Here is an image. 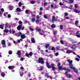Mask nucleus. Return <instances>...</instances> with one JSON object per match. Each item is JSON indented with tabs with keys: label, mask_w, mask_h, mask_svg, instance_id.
<instances>
[{
	"label": "nucleus",
	"mask_w": 80,
	"mask_h": 80,
	"mask_svg": "<svg viewBox=\"0 0 80 80\" xmlns=\"http://www.w3.org/2000/svg\"><path fill=\"white\" fill-rule=\"evenodd\" d=\"M67 61L69 63V66L70 68L73 70H74V72L75 73H78V72L77 71V69H76L75 67H74L73 65H72V61H70V60L68 59Z\"/></svg>",
	"instance_id": "f257e3e1"
},
{
	"label": "nucleus",
	"mask_w": 80,
	"mask_h": 80,
	"mask_svg": "<svg viewBox=\"0 0 80 80\" xmlns=\"http://www.w3.org/2000/svg\"><path fill=\"white\" fill-rule=\"evenodd\" d=\"M37 63H40L42 64H43L44 63V62H43V59L42 58H39V60L37 61Z\"/></svg>",
	"instance_id": "f03ea898"
},
{
	"label": "nucleus",
	"mask_w": 80,
	"mask_h": 80,
	"mask_svg": "<svg viewBox=\"0 0 80 80\" xmlns=\"http://www.w3.org/2000/svg\"><path fill=\"white\" fill-rule=\"evenodd\" d=\"M22 33L20 32H19L18 33H15V35L16 36V37H19L20 35H22Z\"/></svg>",
	"instance_id": "7ed1b4c3"
},
{
	"label": "nucleus",
	"mask_w": 80,
	"mask_h": 80,
	"mask_svg": "<svg viewBox=\"0 0 80 80\" xmlns=\"http://www.w3.org/2000/svg\"><path fill=\"white\" fill-rule=\"evenodd\" d=\"M65 74L67 76V77H68V78H71V77H72V76L71 75L68 74V73L67 72H66L65 73Z\"/></svg>",
	"instance_id": "20e7f679"
},
{
	"label": "nucleus",
	"mask_w": 80,
	"mask_h": 80,
	"mask_svg": "<svg viewBox=\"0 0 80 80\" xmlns=\"http://www.w3.org/2000/svg\"><path fill=\"white\" fill-rule=\"evenodd\" d=\"M1 43L2 45H4V47H5V41L4 40H2V41Z\"/></svg>",
	"instance_id": "39448f33"
},
{
	"label": "nucleus",
	"mask_w": 80,
	"mask_h": 80,
	"mask_svg": "<svg viewBox=\"0 0 80 80\" xmlns=\"http://www.w3.org/2000/svg\"><path fill=\"white\" fill-rule=\"evenodd\" d=\"M51 67H52V70H55L56 68L54 67L53 66H55V65L53 64H51Z\"/></svg>",
	"instance_id": "423d86ee"
},
{
	"label": "nucleus",
	"mask_w": 80,
	"mask_h": 80,
	"mask_svg": "<svg viewBox=\"0 0 80 80\" xmlns=\"http://www.w3.org/2000/svg\"><path fill=\"white\" fill-rule=\"evenodd\" d=\"M71 48L72 49H75L77 48V46L75 45H73L72 46Z\"/></svg>",
	"instance_id": "0eeeda50"
},
{
	"label": "nucleus",
	"mask_w": 80,
	"mask_h": 80,
	"mask_svg": "<svg viewBox=\"0 0 80 80\" xmlns=\"http://www.w3.org/2000/svg\"><path fill=\"white\" fill-rule=\"evenodd\" d=\"M8 68L9 69H10V70H12V69H13L14 68H15L14 66H9L8 67Z\"/></svg>",
	"instance_id": "6e6552de"
},
{
	"label": "nucleus",
	"mask_w": 80,
	"mask_h": 80,
	"mask_svg": "<svg viewBox=\"0 0 80 80\" xmlns=\"http://www.w3.org/2000/svg\"><path fill=\"white\" fill-rule=\"evenodd\" d=\"M21 28H22V25H19L17 28V30H20L21 29Z\"/></svg>",
	"instance_id": "1a4fd4ad"
},
{
	"label": "nucleus",
	"mask_w": 80,
	"mask_h": 80,
	"mask_svg": "<svg viewBox=\"0 0 80 80\" xmlns=\"http://www.w3.org/2000/svg\"><path fill=\"white\" fill-rule=\"evenodd\" d=\"M60 65H61V64H60V63H59L58 65V66L59 68V70H61V69H62V67L61 66H60Z\"/></svg>",
	"instance_id": "9d476101"
},
{
	"label": "nucleus",
	"mask_w": 80,
	"mask_h": 80,
	"mask_svg": "<svg viewBox=\"0 0 80 80\" xmlns=\"http://www.w3.org/2000/svg\"><path fill=\"white\" fill-rule=\"evenodd\" d=\"M46 65L47 67H48V68H50L51 67V66L49 65L48 63V62H46Z\"/></svg>",
	"instance_id": "9b49d317"
},
{
	"label": "nucleus",
	"mask_w": 80,
	"mask_h": 80,
	"mask_svg": "<svg viewBox=\"0 0 80 80\" xmlns=\"http://www.w3.org/2000/svg\"><path fill=\"white\" fill-rule=\"evenodd\" d=\"M21 37L22 39H24V38H25V36L23 34L21 35Z\"/></svg>",
	"instance_id": "f8f14e48"
},
{
	"label": "nucleus",
	"mask_w": 80,
	"mask_h": 80,
	"mask_svg": "<svg viewBox=\"0 0 80 80\" xmlns=\"http://www.w3.org/2000/svg\"><path fill=\"white\" fill-rule=\"evenodd\" d=\"M17 54L18 55H20V54H21V52H20V50H18Z\"/></svg>",
	"instance_id": "ddd939ff"
},
{
	"label": "nucleus",
	"mask_w": 80,
	"mask_h": 80,
	"mask_svg": "<svg viewBox=\"0 0 80 80\" xmlns=\"http://www.w3.org/2000/svg\"><path fill=\"white\" fill-rule=\"evenodd\" d=\"M72 51L71 50H68L66 51L67 53H68V54H69V53H72Z\"/></svg>",
	"instance_id": "4468645a"
},
{
	"label": "nucleus",
	"mask_w": 80,
	"mask_h": 80,
	"mask_svg": "<svg viewBox=\"0 0 80 80\" xmlns=\"http://www.w3.org/2000/svg\"><path fill=\"white\" fill-rule=\"evenodd\" d=\"M25 12L26 13V14H28V13H29L30 12V10H26L25 11Z\"/></svg>",
	"instance_id": "2eb2a0df"
},
{
	"label": "nucleus",
	"mask_w": 80,
	"mask_h": 80,
	"mask_svg": "<svg viewBox=\"0 0 80 80\" xmlns=\"http://www.w3.org/2000/svg\"><path fill=\"white\" fill-rule=\"evenodd\" d=\"M31 41L32 43H35V39H34L33 38H31Z\"/></svg>",
	"instance_id": "dca6fc26"
},
{
	"label": "nucleus",
	"mask_w": 80,
	"mask_h": 80,
	"mask_svg": "<svg viewBox=\"0 0 80 80\" xmlns=\"http://www.w3.org/2000/svg\"><path fill=\"white\" fill-rule=\"evenodd\" d=\"M16 10L18 12H22V10L20 9L19 8H17L16 9Z\"/></svg>",
	"instance_id": "f3484780"
},
{
	"label": "nucleus",
	"mask_w": 80,
	"mask_h": 80,
	"mask_svg": "<svg viewBox=\"0 0 80 80\" xmlns=\"http://www.w3.org/2000/svg\"><path fill=\"white\" fill-rule=\"evenodd\" d=\"M4 25H5V24H2V25H0V28H1V29H3V27H4Z\"/></svg>",
	"instance_id": "a211bd4d"
},
{
	"label": "nucleus",
	"mask_w": 80,
	"mask_h": 80,
	"mask_svg": "<svg viewBox=\"0 0 80 80\" xmlns=\"http://www.w3.org/2000/svg\"><path fill=\"white\" fill-rule=\"evenodd\" d=\"M5 26L6 27H8V28H10V27H11V26H8V23H6Z\"/></svg>",
	"instance_id": "6ab92c4d"
},
{
	"label": "nucleus",
	"mask_w": 80,
	"mask_h": 80,
	"mask_svg": "<svg viewBox=\"0 0 80 80\" xmlns=\"http://www.w3.org/2000/svg\"><path fill=\"white\" fill-rule=\"evenodd\" d=\"M51 27L52 28H55V25L54 24H53L51 26Z\"/></svg>",
	"instance_id": "aec40b11"
},
{
	"label": "nucleus",
	"mask_w": 80,
	"mask_h": 80,
	"mask_svg": "<svg viewBox=\"0 0 80 80\" xmlns=\"http://www.w3.org/2000/svg\"><path fill=\"white\" fill-rule=\"evenodd\" d=\"M25 56H26V57H28V56H29V55H30V52L29 54L26 53L25 54Z\"/></svg>",
	"instance_id": "412c9836"
},
{
	"label": "nucleus",
	"mask_w": 80,
	"mask_h": 80,
	"mask_svg": "<svg viewBox=\"0 0 80 80\" xmlns=\"http://www.w3.org/2000/svg\"><path fill=\"white\" fill-rule=\"evenodd\" d=\"M74 11H75V12H76V13H80V11L76 9H74Z\"/></svg>",
	"instance_id": "4be33fe9"
},
{
	"label": "nucleus",
	"mask_w": 80,
	"mask_h": 80,
	"mask_svg": "<svg viewBox=\"0 0 80 80\" xmlns=\"http://www.w3.org/2000/svg\"><path fill=\"white\" fill-rule=\"evenodd\" d=\"M55 16H52V22H54V21H55Z\"/></svg>",
	"instance_id": "5701e85b"
},
{
	"label": "nucleus",
	"mask_w": 80,
	"mask_h": 80,
	"mask_svg": "<svg viewBox=\"0 0 80 80\" xmlns=\"http://www.w3.org/2000/svg\"><path fill=\"white\" fill-rule=\"evenodd\" d=\"M60 28L61 30H62V29H63V26L62 25H60Z\"/></svg>",
	"instance_id": "b1692460"
},
{
	"label": "nucleus",
	"mask_w": 80,
	"mask_h": 80,
	"mask_svg": "<svg viewBox=\"0 0 80 80\" xmlns=\"http://www.w3.org/2000/svg\"><path fill=\"white\" fill-rule=\"evenodd\" d=\"M44 18H46V19L48 18V17H47V14H45L44 15Z\"/></svg>",
	"instance_id": "393cba45"
},
{
	"label": "nucleus",
	"mask_w": 80,
	"mask_h": 80,
	"mask_svg": "<svg viewBox=\"0 0 80 80\" xmlns=\"http://www.w3.org/2000/svg\"><path fill=\"white\" fill-rule=\"evenodd\" d=\"M8 53L9 55H12V51L11 50L9 51Z\"/></svg>",
	"instance_id": "a878e982"
},
{
	"label": "nucleus",
	"mask_w": 80,
	"mask_h": 80,
	"mask_svg": "<svg viewBox=\"0 0 80 80\" xmlns=\"http://www.w3.org/2000/svg\"><path fill=\"white\" fill-rule=\"evenodd\" d=\"M31 21L32 22H34L35 21V18H33L31 19Z\"/></svg>",
	"instance_id": "bb28decb"
},
{
	"label": "nucleus",
	"mask_w": 80,
	"mask_h": 80,
	"mask_svg": "<svg viewBox=\"0 0 80 80\" xmlns=\"http://www.w3.org/2000/svg\"><path fill=\"white\" fill-rule=\"evenodd\" d=\"M70 3H73L74 2V1L73 0H70L69 1Z\"/></svg>",
	"instance_id": "cd10ccee"
},
{
	"label": "nucleus",
	"mask_w": 80,
	"mask_h": 80,
	"mask_svg": "<svg viewBox=\"0 0 80 80\" xmlns=\"http://www.w3.org/2000/svg\"><path fill=\"white\" fill-rule=\"evenodd\" d=\"M22 2H20L19 3L18 5L19 7H21V6H22Z\"/></svg>",
	"instance_id": "c85d7f7f"
},
{
	"label": "nucleus",
	"mask_w": 80,
	"mask_h": 80,
	"mask_svg": "<svg viewBox=\"0 0 80 80\" xmlns=\"http://www.w3.org/2000/svg\"><path fill=\"white\" fill-rule=\"evenodd\" d=\"M40 22V21L38 19L36 20V23H39Z\"/></svg>",
	"instance_id": "c756f323"
},
{
	"label": "nucleus",
	"mask_w": 80,
	"mask_h": 80,
	"mask_svg": "<svg viewBox=\"0 0 80 80\" xmlns=\"http://www.w3.org/2000/svg\"><path fill=\"white\" fill-rule=\"evenodd\" d=\"M9 31V30H4L3 31V32L4 33H8V32Z\"/></svg>",
	"instance_id": "7c9ffc66"
},
{
	"label": "nucleus",
	"mask_w": 80,
	"mask_h": 80,
	"mask_svg": "<svg viewBox=\"0 0 80 80\" xmlns=\"http://www.w3.org/2000/svg\"><path fill=\"white\" fill-rule=\"evenodd\" d=\"M48 47H49V44H46L45 47L46 48H48Z\"/></svg>",
	"instance_id": "2f4dec72"
},
{
	"label": "nucleus",
	"mask_w": 80,
	"mask_h": 80,
	"mask_svg": "<svg viewBox=\"0 0 80 80\" xmlns=\"http://www.w3.org/2000/svg\"><path fill=\"white\" fill-rule=\"evenodd\" d=\"M35 3V2L34 1H32L31 2V3H32V4H33Z\"/></svg>",
	"instance_id": "473e14b6"
},
{
	"label": "nucleus",
	"mask_w": 80,
	"mask_h": 80,
	"mask_svg": "<svg viewBox=\"0 0 80 80\" xmlns=\"http://www.w3.org/2000/svg\"><path fill=\"white\" fill-rule=\"evenodd\" d=\"M57 31H53V34H57Z\"/></svg>",
	"instance_id": "72a5a7b5"
},
{
	"label": "nucleus",
	"mask_w": 80,
	"mask_h": 80,
	"mask_svg": "<svg viewBox=\"0 0 80 80\" xmlns=\"http://www.w3.org/2000/svg\"><path fill=\"white\" fill-rule=\"evenodd\" d=\"M0 11H1V12H4V9H3V8H2L1 9Z\"/></svg>",
	"instance_id": "f704fd0d"
},
{
	"label": "nucleus",
	"mask_w": 80,
	"mask_h": 80,
	"mask_svg": "<svg viewBox=\"0 0 80 80\" xmlns=\"http://www.w3.org/2000/svg\"><path fill=\"white\" fill-rule=\"evenodd\" d=\"M18 23H19V25H21V24H22V22L21 21H19L18 22Z\"/></svg>",
	"instance_id": "c9c22d12"
},
{
	"label": "nucleus",
	"mask_w": 80,
	"mask_h": 80,
	"mask_svg": "<svg viewBox=\"0 0 80 80\" xmlns=\"http://www.w3.org/2000/svg\"><path fill=\"white\" fill-rule=\"evenodd\" d=\"M1 76L2 77H5V74L3 73H2L1 74Z\"/></svg>",
	"instance_id": "e433bc0d"
},
{
	"label": "nucleus",
	"mask_w": 80,
	"mask_h": 80,
	"mask_svg": "<svg viewBox=\"0 0 80 80\" xmlns=\"http://www.w3.org/2000/svg\"><path fill=\"white\" fill-rule=\"evenodd\" d=\"M78 21H76V22H75V24L76 25H77L78 24Z\"/></svg>",
	"instance_id": "4c0bfd02"
},
{
	"label": "nucleus",
	"mask_w": 80,
	"mask_h": 80,
	"mask_svg": "<svg viewBox=\"0 0 80 80\" xmlns=\"http://www.w3.org/2000/svg\"><path fill=\"white\" fill-rule=\"evenodd\" d=\"M64 14H65V16H68V13H64Z\"/></svg>",
	"instance_id": "58836bf2"
},
{
	"label": "nucleus",
	"mask_w": 80,
	"mask_h": 80,
	"mask_svg": "<svg viewBox=\"0 0 80 80\" xmlns=\"http://www.w3.org/2000/svg\"><path fill=\"white\" fill-rule=\"evenodd\" d=\"M76 37H78V38H80V34L78 35H76Z\"/></svg>",
	"instance_id": "ea45409f"
},
{
	"label": "nucleus",
	"mask_w": 80,
	"mask_h": 80,
	"mask_svg": "<svg viewBox=\"0 0 80 80\" xmlns=\"http://www.w3.org/2000/svg\"><path fill=\"white\" fill-rule=\"evenodd\" d=\"M76 34H78V35H80V32H79V31H78L76 32Z\"/></svg>",
	"instance_id": "a19ab883"
},
{
	"label": "nucleus",
	"mask_w": 80,
	"mask_h": 80,
	"mask_svg": "<svg viewBox=\"0 0 80 80\" xmlns=\"http://www.w3.org/2000/svg\"><path fill=\"white\" fill-rule=\"evenodd\" d=\"M59 5H63V3H62V2L59 3Z\"/></svg>",
	"instance_id": "79ce46f5"
},
{
	"label": "nucleus",
	"mask_w": 80,
	"mask_h": 80,
	"mask_svg": "<svg viewBox=\"0 0 80 80\" xmlns=\"http://www.w3.org/2000/svg\"><path fill=\"white\" fill-rule=\"evenodd\" d=\"M48 3L47 2H45L44 3V6H46V5H47L48 4Z\"/></svg>",
	"instance_id": "37998d69"
},
{
	"label": "nucleus",
	"mask_w": 80,
	"mask_h": 80,
	"mask_svg": "<svg viewBox=\"0 0 80 80\" xmlns=\"http://www.w3.org/2000/svg\"><path fill=\"white\" fill-rule=\"evenodd\" d=\"M51 50H55V47H52L51 48Z\"/></svg>",
	"instance_id": "c03bdc74"
},
{
	"label": "nucleus",
	"mask_w": 80,
	"mask_h": 80,
	"mask_svg": "<svg viewBox=\"0 0 80 80\" xmlns=\"http://www.w3.org/2000/svg\"><path fill=\"white\" fill-rule=\"evenodd\" d=\"M8 18H10V17H11V15H10V14H8Z\"/></svg>",
	"instance_id": "a18cd8bd"
},
{
	"label": "nucleus",
	"mask_w": 80,
	"mask_h": 80,
	"mask_svg": "<svg viewBox=\"0 0 80 80\" xmlns=\"http://www.w3.org/2000/svg\"><path fill=\"white\" fill-rule=\"evenodd\" d=\"M20 60H21V61H23V58L21 57L20 59Z\"/></svg>",
	"instance_id": "49530a36"
},
{
	"label": "nucleus",
	"mask_w": 80,
	"mask_h": 80,
	"mask_svg": "<svg viewBox=\"0 0 80 80\" xmlns=\"http://www.w3.org/2000/svg\"><path fill=\"white\" fill-rule=\"evenodd\" d=\"M43 68V67H41V68L39 69V70H42Z\"/></svg>",
	"instance_id": "de8ad7c7"
},
{
	"label": "nucleus",
	"mask_w": 80,
	"mask_h": 80,
	"mask_svg": "<svg viewBox=\"0 0 80 80\" xmlns=\"http://www.w3.org/2000/svg\"><path fill=\"white\" fill-rule=\"evenodd\" d=\"M72 5H70L69 6V8H70V9H72Z\"/></svg>",
	"instance_id": "09e8293b"
},
{
	"label": "nucleus",
	"mask_w": 80,
	"mask_h": 80,
	"mask_svg": "<svg viewBox=\"0 0 80 80\" xmlns=\"http://www.w3.org/2000/svg\"><path fill=\"white\" fill-rule=\"evenodd\" d=\"M60 42L62 44V45L63 44V41H60Z\"/></svg>",
	"instance_id": "8fccbe9b"
},
{
	"label": "nucleus",
	"mask_w": 80,
	"mask_h": 80,
	"mask_svg": "<svg viewBox=\"0 0 80 80\" xmlns=\"http://www.w3.org/2000/svg\"><path fill=\"white\" fill-rule=\"evenodd\" d=\"M67 68H64L63 69H62H62H61V70H67Z\"/></svg>",
	"instance_id": "3c124183"
},
{
	"label": "nucleus",
	"mask_w": 80,
	"mask_h": 80,
	"mask_svg": "<svg viewBox=\"0 0 80 80\" xmlns=\"http://www.w3.org/2000/svg\"><path fill=\"white\" fill-rule=\"evenodd\" d=\"M76 60L77 61H79L80 60H79V59H78V58H76Z\"/></svg>",
	"instance_id": "603ef678"
},
{
	"label": "nucleus",
	"mask_w": 80,
	"mask_h": 80,
	"mask_svg": "<svg viewBox=\"0 0 80 80\" xmlns=\"http://www.w3.org/2000/svg\"><path fill=\"white\" fill-rule=\"evenodd\" d=\"M9 8H13V7H12V6H9Z\"/></svg>",
	"instance_id": "864d4df0"
},
{
	"label": "nucleus",
	"mask_w": 80,
	"mask_h": 80,
	"mask_svg": "<svg viewBox=\"0 0 80 80\" xmlns=\"http://www.w3.org/2000/svg\"><path fill=\"white\" fill-rule=\"evenodd\" d=\"M17 42L18 43H20L21 41L19 39L17 40Z\"/></svg>",
	"instance_id": "5fc2aeb1"
},
{
	"label": "nucleus",
	"mask_w": 80,
	"mask_h": 80,
	"mask_svg": "<svg viewBox=\"0 0 80 80\" xmlns=\"http://www.w3.org/2000/svg\"><path fill=\"white\" fill-rule=\"evenodd\" d=\"M33 52H30V56H32V55H33Z\"/></svg>",
	"instance_id": "6e6d98bb"
},
{
	"label": "nucleus",
	"mask_w": 80,
	"mask_h": 80,
	"mask_svg": "<svg viewBox=\"0 0 80 80\" xmlns=\"http://www.w3.org/2000/svg\"><path fill=\"white\" fill-rule=\"evenodd\" d=\"M37 18L38 19L40 18V16H37Z\"/></svg>",
	"instance_id": "4d7b16f0"
},
{
	"label": "nucleus",
	"mask_w": 80,
	"mask_h": 80,
	"mask_svg": "<svg viewBox=\"0 0 80 80\" xmlns=\"http://www.w3.org/2000/svg\"><path fill=\"white\" fill-rule=\"evenodd\" d=\"M12 34H13V33H15V31H12Z\"/></svg>",
	"instance_id": "13d9d810"
},
{
	"label": "nucleus",
	"mask_w": 80,
	"mask_h": 80,
	"mask_svg": "<svg viewBox=\"0 0 80 80\" xmlns=\"http://www.w3.org/2000/svg\"><path fill=\"white\" fill-rule=\"evenodd\" d=\"M38 32H39V33H40V34H41V35H42V33L41 32H41V30H38Z\"/></svg>",
	"instance_id": "bf43d9fd"
},
{
	"label": "nucleus",
	"mask_w": 80,
	"mask_h": 80,
	"mask_svg": "<svg viewBox=\"0 0 80 80\" xmlns=\"http://www.w3.org/2000/svg\"><path fill=\"white\" fill-rule=\"evenodd\" d=\"M60 48V47H57V49L58 50Z\"/></svg>",
	"instance_id": "052dcab7"
},
{
	"label": "nucleus",
	"mask_w": 80,
	"mask_h": 80,
	"mask_svg": "<svg viewBox=\"0 0 80 80\" xmlns=\"http://www.w3.org/2000/svg\"><path fill=\"white\" fill-rule=\"evenodd\" d=\"M66 70H67V71H68V72H70V69H67Z\"/></svg>",
	"instance_id": "680f3d73"
},
{
	"label": "nucleus",
	"mask_w": 80,
	"mask_h": 80,
	"mask_svg": "<svg viewBox=\"0 0 80 80\" xmlns=\"http://www.w3.org/2000/svg\"><path fill=\"white\" fill-rule=\"evenodd\" d=\"M20 76H21V77H23V75L22 74H21V73H20Z\"/></svg>",
	"instance_id": "e2e57ef3"
},
{
	"label": "nucleus",
	"mask_w": 80,
	"mask_h": 80,
	"mask_svg": "<svg viewBox=\"0 0 80 80\" xmlns=\"http://www.w3.org/2000/svg\"><path fill=\"white\" fill-rule=\"evenodd\" d=\"M74 7H75V8H77V5L75 4Z\"/></svg>",
	"instance_id": "0e129e2a"
},
{
	"label": "nucleus",
	"mask_w": 80,
	"mask_h": 80,
	"mask_svg": "<svg viewBox=\"0 0 80 80\" xmlns=\"http://www.w3.org/2000/svg\"><path fill=\"white\" fill-rule=\"evenodd\" d=\"M24 23H27V21H25L24 22Z\"/></svg>",
	"instance_id": "69168bd1"
},
{
	"label": "nucleus",
	"mask_w": 80,
	"mask_h": 80,
	"mask_svg": "<svg viewBox=\"0 0 80 80\" xmlns=\"http://www.w3.org/2000/svg\"><path fill=\"white\" fill-rule=\"evenodd\" d=\"M55 55L56 56H58V53H56L55 54Z\"/></svg>",
	"instance_id": "338daca9"
},
{
	"label": "nucleus",
	"mask_w": 80,
	"mask_h": 80,
	"mask_svg": "<svg viewBox=\"0 0 80 80\" xmlns=\"http://www.w3.org/2000/svg\"><path fill=\"white\" fill-rule=\"evenodd\" d=\"M15 20L17 21V20H18V19L17 18H15Z\"/></svg>",
	"instance_id": "774afa93"
}]
</instances>
